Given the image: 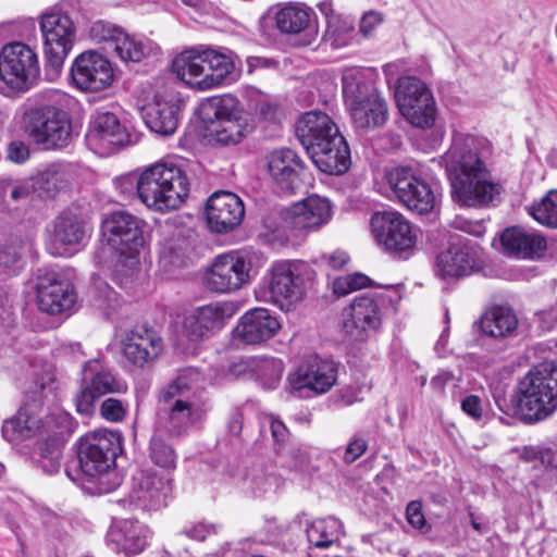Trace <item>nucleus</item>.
Wrapping results in <instances>:
<instances>
[{
  "label": "nucleus",
  "instance_id": "21",
  "mask_svg": "<svg viewBox=\"0 0 557 557\" xmlns=\"http://www.w3.org/2000/svg\"><path fill=\"white\" fill-rule=\"evenodd\" d=\"M235 312V305L231 301H215L197 307L185 314L183 331L191 341L202 339L223 329Z\"/></svg>",
  "mask_w": 557,
  "mask_h": 557
},
{
  "label": "nucleus",
  "instance_id": "2",
  "mask_svg": "<svg viewBox=\"0 0 557 557\" xmlns=\"http://www.w3.org/2000/svg\"><path fill=\"white\" fill-rule=\"evenodd\" d=\"M102 239L96 259L114 261L115 283L129 294L136 293L141 282L138 252L144 245L139 220L124 211L113 212L102 223Z\"/></svg>",
  "mask_w": 557,
  "mask_h": 557
},
{
  "label": "nucleus",
  "instance_id": "47",
  "mask_svg": "<svg viewBox=\"0 0 557 557\" xmlns=\"http://www.w3.org/2000/svg\"><path fill=\"white\" fill-rule=\"evenodd\" d=\"M525 210L541 225L557 228V189L549 190L540 200L527 206Z\"/></svg>",
  "mask_w": 557,
  "mask_h": 557
},
{
  "label": "nucleus",
  "instance_id": "8",
  "mask_svg": "<svg viewBox=\"0 0 557 557\" xmlns=\"http://www.w3.org/2000/svg\"><path fill=\"white\" fill-rule=\"evenodd\" d=\"M22 128L34 144L44 149L66 147L72 137L67 112L51 104L26 109L22 116Z\"/></svg>",
  "mask_w": 557,
  "mask_h": 557
},
{
  "label": "nucleus",
  "instance_id": "39",
  "mask_svg": "<svg viewBox=\"0 0 557 557\" xmlns=\"http://www.w3.org/2000/svg\"><path fill=\"white\" fill-rule=\"evenodd\" d=\"M72 181L73 175L67 166L51 164L33 177V190L40 198H53L66 189Z\"/></svg>",
  "mask_w": 557,
  "mask_h": 557
},
{
  "label": "nucleus",
  "instance_id": "11",
  "mask_svg": "<svg viewBox=\"0 0 557 557\" xmlns=\"http://www.w3.org/2000/svg\"><path fill=\"white\" fill-rule=\"evenodd\" d=\"M370 224L375 243L386 251L407 258L414 249L418 230L401 213L376 212Z\"/></svg>",
  "mask_w": 557,
  "mask_h": 557
},
{
  "label": "nucleus",
  "instance_id": "5",
  "mask_svg": "<svg viewBox=\"0 0 557 557\" xmlns=\"http://www.w3.org/2000/svg\"><path fill=\"white\" fill-rule=\"evenodd\" d=\"M313 276V270L304 261L275 262L263 278L261 298L288 311L304 299Z\"/></svg>",
  "mask_w": 557,
  "mask_h": 557
},
{
  "label": "nucleus",
  "instance_id": "15",
  "mask_svg": "<svg viewBox=\"0 0 557 557\" xmlns=\"http://www.w3.org/2000/svg\"><path fill=\"white\" fill-rule=\"evenodd\" d=\"M382 319L380 300L372 295H361L344 308L343 332L350 342L363 343L379 332Z\"/></svg>",
  "mask_w": 557,
  "mask_h": 557
},
{
  "label": "nucleus",
  "instance_id": "30",
  "mask_svg": "<svg viewBox=\"0 0 557 557\" xmlns=\"http://www.w3.org/2000/svg\"><path fill=\"white\" fill-rule=\"evenodd\" d=\"M500 242L506 253L521 260L540 259L547 250V242L542 233L521 226L506 228Z\"/></svg>",
  "mask_w": 557,
  "mask_h": 557
},
{
  "label": "nucleus",
  "instance_id": "4",
  "mask_svg": "<svg viewBox=\"0 0 557 557\" xmlns=\"http://www.w3.org/2000/svg\"><path fill=\"white\" fill-rule=\"evenodd\" d=\"M136 193L148 209L164 213L178 209L185 202L189 194V181L178 164L160 161L139 173Z\"/></svg>",
  "mask_w": 557,
  "mask_h": 557
},
{
  "label": "nucleus",
  "instance_id": "7",
  "mask_svg": "<svg viewBox=\"0 0 557 557\" xmlns=\"http://www.w3.org/2000/svg\"><path fill=\"white\" fill-rule=\"evenodd\" d=\"M519 406L530 420H543L557 409V361L542 362L519 382Z\"/></svg>",
  "mask_w": 557,
  "mask_h": 557
},
{
  "label": "nucleus",
  "instance_id": "32",
  "mask_svg": "<svg viewBox=\"0 0 557 557\" xmlns=\"http://www.w3.org/2000/svg\"><path fill=\"white\" fill-rule=\"evenodd\" d=\"M296 135L304 148L309 152L342 134L327 114L320 111H310L299 119L296 126Z\"/></svg>",
  "mask_w": 557,
  "mask_h": 557
},
{
  "label": "nucleus",
  "instance_id": "33",
  "mask_svg": "<svg viewBox=\"0 0 557 557\" xmlns=\"http://www.w3.org/2000/svg\"><path fill=\"white\" fill-rule=\"evenodd\" d=\"M122 350L129 362L144 367L159 356L162 339L152 329L136 326L122 339Z\"/></svg>",
  "mask_w": 557,
  "mask_h": 557
},
{
  "label": "nucleus",
  "instance_id": "61",
  "mask_svg": "<svg viewBox=\"0 0 557 557\" xmlns=\"http://www.w3.org/2000/svg\"><path fill=\"white\" fill-rule=\"evenodd\" d=\"M55 382V371L51 364L45 363L40 374H37L36 385L40 393L52 391Z\"/></svg>",
  "mask_w": 557,
  "mask_h": 557
},
{
  "label": "nucleus",
  "instance_id": "20",
  "mask_svg": "<svg viewBox=\"0 0 557 557\" xmlns=\"http://www.w3.org/2000/svg\"><path fill=\"white\" fill-rule=\"evenodd\" d=\"M333 203L326 197L312 194L295 202L286 212V226L299 235L319 232L333 219Z\"/></svg>",
  "mask_w": 557,
  "mask_h": 557
},
{
  "label": "nucleus",
  "instance_id": "58",
  "mask_svg": "<svg viewBox=\"0 0 557 557\" xmlns=\"http://www.w3.org/2000/svg\"><path fill=\"white\" fill-rule=\"evenodd\" d=\"M367 447L368 444L363 437L359 435L352 436L345 449L344 461L346 463L356 461L367 450Z\"/></svg>",
  "mask_w": 557,
  "mask_h": 557
},
{
  "label": "nucleus",
  "instance_id": "59",
  "mask_svg": "<svg viewBox=\"0 0 557 557\" xmlns=\"http://www.w3.org/2000/svg\"><path fill=\"white\" fill-rule=\"evenodd\" d=\"M462 411L474 420H480L483 416L482 400L476 395H468L461 400Z\"/></svg>",
  "mask_w": 557,
  "mask_h": 557
},
{
  "label": "nucleus",
  "instance_id": "52",
  "mask_svg": "<svg viewBox=\"0 0 557 557\" xmlns=\"http://www.w3.org/2000/svg\"><path fill=\"white\" fill-rule=\"evenodd\" d=\"M37 462L39 467L49 474L57 473L60 469L61 445L55 437L38 445Z\"/></svg>",
  "mask_w": 557,
  "mask_h": 557
},
{
  "label": "nucleus",
  "instance_id": "13",
  "mask_svg": "<svg viewBox=\"0 0 557 557\" xmlns=\"http://www.w3.org/2000/svg\"><path fill=\"white\" fill-rule=\"evenodd\" d=\"M127 385L114 377L110 369L98 360H89L83 367L79 391L75 397L77 412L89 416L95 410L97 400L114 393H125Z\"/></svg>",
  "mask_w": 557,
  "mask_h": 557
},
{
  "label": "nucleus",
  "instance_id": "57",
  "mask_svg": "<svg viewBox=\"0 0 557 557\" xmlns=\"http://www.w3.org/2000/svg\"><path fill=\"white\" fill-rule=\"evenodd\" d=\"M102 418L111 422L124 420L127 413V406L120 399L107 398L100 406Z\"/></svg>",
  "mask_w": 557,
  "mask_h": 557
},
{
  "label": "nucleus",
  "instance_id": "28",
  "mask_svg": "<svg viewBox=\"0 0 557 557\" xmlns=\"http://www.w3.org/2000/svg\"><path fill=\"white\" fill-rule=\"evenodd\" d=\"M182 100L172 91L156 95L153 102L144 108V121L154 133L169 136L178 126Z\"/></svg>",
  "mask_w": 557,
  "mask_h": 557
},
{
  "label": "nucleus",
  "instance_id": "43",
  "mask_svg": "<svg viewBox=\"0 0 557 557\" xmlns=\"http://www.w3.org/2000/svg\"><path fill=\"white\" fill-rule=\"evenodd\" d=\"M342 533V522L333 517L314 520L307 528L308 542L317 548L330 547L338 541Z\"/></svg>",
  "mask_w": 557,
  "mask_h": 557
},
{
  "label": "nucleus",
  "instance_id": "53",
  "mask_svg": "<svg viewBox=\"0 0 557 557\" xmlns=\"http://www.w3.org/2000/svg\"><path fill=\"white\" fill-rule=\"evenodd\" d=\"M123 28L109 21L98 20L90 24L88 37L96 44L103 45L104 49L111 50Z\"/></svg>",
  "mask_w": 557,
  "mask_h": 557
},
{
  "label": "nucleus",
  "instance_id": "17",
  "mask_svg": "<svg viewBox=\"0 0 557 557\" xmlns=\"http://www.w3.org/2000/svg\"><path fill=\"white\" fill-rule=\"evenodd\" d=\"M39 75L34 50L22 42L5 45L0 52V78L11 88L23 90Z\"/></svg>",
  "mask_w": 557,
  "mask_h": 557
},
{
  "label": "nucleus",
  "instance_id": "35",
  "mask_svg": "<svg viewBox=\"0 0 557 557\" xmlns=\"http://www.w3.org/2000/svg\"><path fill=\"white\" fill-rule=\"evenodd\" d=\"M312 162L323 173L339 175L350 165V151L344 136H335L329 143L308 152Z\"/></svg>",
  "mask_w": 557,
  "mask_h": 557
},
{
  "label": "nucleus",
  "instance_id": "55",
  "mask_svg": "<svg viewBox=\"0 0 557 557\" xmlns=\"http://www.w3.org/2000/svg\"><path fill=\"white\" fill-rule=\"evenodd\" d=\"M369 286H372V280L360 272L339 276L333 282V290L338 296H345Z\"/></svg>",
  "mask_w": 557,
  "mask_h": 557
},
{
  "label": "nucleus",
  "instance_id": "34",
  "mask_svg": "<svg viewBox=\"0 0 557 557\" xmlns=\"http://www.w3.org/2000/svg\"><path fill=\"white\" fill-rule=\"evenodd\" d=\"M205 77L198 82V90H208L237 81L235 58L232 52H222L211 48L203 49Z\"/></svg>",
  "mask_w": 557,
  "mask_h": 557
},
{
  "label": "nucleus",
  "instance_id": "51",
  "mask_svg": "<svg viewBox=\"0 0 557 557\" xmlns=\"http://www.w3.org/2000/svg\"><path fill=\"white\" fill-rule=\"evenodd\" d=\"M245 485L253 495L261 496L275 491L278 485V479L274 473L268 472L264 468L256 467L246 474Z\"/></svg>",
  "mask_w": 557,
  "mask_h": 557
},
{
  "label": "nucleus",
  "instance_id": "9",
  "mask_svg": "<svg viewBox=\"0 0 557 557\" xmlns=\"http://www.w3.org/2000/svg\"><path fill=\"white\" fill-rule=\"evenodd\" d=\"M395 98L399 112L409 124L421 129L435 126L436 102L421 79L414 76L399 78Z\"/></svg>",
  "mask_w": 557,
  "mask_h": 557
},
{
  "label": "nucleus",
  "instance_id": "44",
  "mask_svg": "<svg viewBox=\"0 0 557 557\" xmlns=\"http://www.w3.org/2000/svg\"><path fill=\"white\" fill-rule=\"evenodd\" d=\"M29 243L21 236L9 237L0 245V273L12 275L23 268V256Z\"/></svg>",
  "mask_w": 557,
  "mask_h": 557
},
{
  "label": "nucleus",
  "instance_id": "12",
  "mask_svg": "<svg viewBox=\"0 0 557 557\" xmlns=\"http://www.w3.org/2000/svg\"><path fill=\"white\" fill-rule=\"evenodd\" d=\"M251 261L243 252L230 251L216 256L203 274L207 290L219 294H232L249 283Z\"/></svg>",
  "mask_w": 557,
  "mask_h": 557
},
{
  "label": "nucleus",
  "instance_id": "45",
  "mask_svg": "<svg viewBox=\"0 0 557 557\" xmlns=\"http://www.w3.org/2000/svg\"><path fill=\"white\" fill-rule=\"evenodd\" d=\"M409 197V199L404 198L401 203L418 214L432 212L440 202V194L437 190L433 189L432 186L421 177L418 178L417 186Z\"/></svg>",
  "mask_w": 557,
  "mask_h": 557
},
{
  "label": "nucleus",
  "instance_id": "25",
  "mask_svg": "<svg viewBox=\"0 0 557 557\" xmlns=\"http://www.w3.org/2000/svg\"><path fill=\"white\" fill-rule=\"evenodd\" d=\"M171 492L172 479L169 473L140 470L133 476L131 497L144 508H160L165 505Z\"/></svg>",
  "mask_w": 557,
  "mask_h": 557
},
{
  "label": "nucleus",
  "instance_id": "62",
  "mask_svg": "<svg viewBox=\"0 0 557 557\" xmlns=\"http://www.w3.org/2000/svg\"><path fill=\"white\" fill-rule=\"evenodd\" d=\"M322 260L332 269L341 270L350 261V256L347 251L336 249L332 252L324 253Z\"/></svg>",
  "mask_w": 557,
  "mask_h": 557
},
{
  "label": "nucleus",
  "instance_id": "48",
  "mask_svg": "<svg viewBox=\"0 0 557 557\" xmlns=\"http://www.w3.org/2000/svg\"><path fill=\"white\" fill-rule=\"evenodd\" d=\"M418 178L411 169L405 166L393 168L385 175L389 189L399 202L404 198H410L409 195L416 188Z\"/></svg>",
  "mask_w": 557,
  "mask_h": 557
},
{
  "label": "nucleus",
  "instance_id": "40",
  "mask_svg": "<svg viewBox=\"0 0 557 557\" xmlns=\"http://www.w3.org/2000/svg\"><path fill=\"white\" fill-rule=\"evenodd\" d=\"M172 70L176 76L198 89V82L205 77L203 49L191 48L177 54L172 61Z\"/></svg>",
  "mask_w": 557,
  "mask_h": 557
},
{
  "label": "nucleus",
  "instance_id": "22",
  "mask_svg": "<svg viewBox=\"0 0 557 557\" xmlns=\"http://www.w3.org/2000/svg\"><path fill=\"white\" fill-rule=\"evenodd\" d=\"M87 140L98 153L111 154L131 143V134L114 113L97 112L90 120Z\"/></svg>",
  "mask_w": 557,
  "mask_h": 557
},
{
  "label": "nucleus",
  "instance_id": "18",
  "mask_svg": "<svg viewBox=\"0 0 557 557\" xmlns=\"http://www.w3.org/2000/svg\"><path fill=\"white\" fill-rule=\"evenodd\" d=\"M337 367L331 360L318 357L309 359L287 376V391L298 398L329 392L335 384Z\"/></svg>",
  "mask_w": 557,
  "mask_h": 557
},
{
  "label": "nucleus",
  "instance_id": "38",
  "mask_svg": "<svg viewBox=\"0 0 557 557\" xmlns=\"http://www.w3.org/2000/svg\"><path fill=\"white\" fill-rule=\"evenodd\" d=\"M149 530L136 520L125 519L116 522L108 533V540L117 552L126 556L136 555L147 545Z\"/></svg>",
  "mask_w": 557,
  "mask_h": 557
},
{
  "label": "nucleus",
  "instance_id": "42",
  "mask_svg": "<svg viewBox=\"0 0 557 557\" xmlns=\"http://www.w3.org/2000/svg\"><path fill=\"white\" fill-rule=\"evenodd\" d=\"M243 364L268 389L278 386L284 372L283 361L274 357H251L246 359Z\"/></svg>",
  "mask_w": 557,
  "mask_h": 557
},
{
  "label": "nucleus",
  "instance_id": "19",
  "mask_svg": "<svg viewBox=\"0 0 557 557\" xmlns=\"http://www.w3.org/2000/svg\"><path fill=\"white\" fill-rule=\"evenodd\" d=\"M74 86L86 92H101L114 82L110 61L96 51H85L77 55L71 66Z\"/></svg>",
  "mask_w": 557,
  "mask_h": 557
},
{
  "label": "nucleus",
  "instance_id": "49",
  "mask_svg": "<svg viewBox=\"0 0 557 557\" xmlns=\"http://www.w3.org/2000/svg\"><path fill=\"white\" fill-rule=\"evenodd\" d=\"M169 432H159L154 424V432L150 441V458L159 467L172 470L176 467V453L165 441Z\"/></svg>",
  "mask_w": 557,
  "mask_h": 557
},
{
  "label": "nucleus",
  "instance_id": "46",
  "mask_svg": "<svg viewBox=\"0 0 557 557\" xmlns=\"http://www.w3.org/2000/svg\"><path fill=\"white\" fill-rule=\"evenodd\" d=\"M275 23L284 34H299L309 27L310 12L306 8L289 4L276 12Z\"/></svg>",
  "mask_w": 557,
  "mask_h": 557
},
{
  "label": "nucleus",
  "instance_id": "1",
  "mask_svg": "<svg viewBox=\"0 0 557 557\" xmlns=\"http://www.w3.org/2000/svg\"><path fill=\"white\" fill-rule=\"evenodd\" d=\"M451 187L453 198L466 207H485L500 195L480 150L479 140L455 132L449 149L441 157Z\"/></svg>",
  "mask_w": 557,
  "mask_h": 557
},
{
  "label": "nucleus",
  "instance_id": "26",
  "mask_svg": "<svg viewBox=\"0 0 557 557\" xmlns=\"http://www.w3.org/2000/svg\"><path fill=\"white\" fill-rule=\"evenodd\" d=\"M36 294L39 309L49 314L67 311L76 301L74 287L54 273L38 276Z\"/></svg>",
  "mask_w": 557,
  "mask_h": 557
},
{
  "label": "nucleus",
  "instance_id": "60",
  "mask_svg": "<svg viewBox=\"0 0 557 557\" xmlns=\"http://www.w3.org/2000/svg\"><path fill=\"white\" fill-rule=\"evenodd\" d=\"M269 421L271 434L276 444V448H287L285 443L288 440L289 433L285 424L274 417H270Z\"/></svg>",
  "mask_w": 557,
  "mask_h": 557
},
{
  "label": "nucleus",
  "instance_id": "14",
  "mask_svg": "<svg viewBox=\"0 0 557 557\" xmlns=\"http://www.w3.org/2000/svg\"><path fill=\"white\" fill-rule=\"evenodd\" d=\"M206 110L213 115L206 126V138L209 143L235 145L245 136L247 127L234 97L215 100Z\"/></svg>",
  "mask_w": 557,
  "mask_h": 557
},
{
  "label": "nucleus",
  "instance_id": "29",
  "mask_svg": "<svg viewBox=\"0 0 557 557\" xmlns=\"http://www.w3.org/2000/svg\"><path fill=\"white\" fill-rule=\"evenodd\" d=\"M304 162L288 148L276 149L267 156V170L276 186L283 193L293 194L299 187Z\"/></svg>",
  "mask_w": 557,
  "mask_h": 557
},
{
  "label": "nucleus",
  "instance_id": "63",
  "mask_svg": "<svg viewBox=\"0 0 557 557\" xmlns=\"http://www.w3.org/2000/svg\"><path fill=\"white\" fill-rule=\"evenodd\" d=\"M383 22V15L377 11H369L363 14L360 21V32L370 36L372 32Z\"/></svg>",
  "mask_w": 557,
  "mask_h": 557
},
{
  "label": "nucleus",
  "instance_id": "56",
  "mask_svg": "<svg viewBox=\"0 0 557 557\" xmlns=\"http://www.w3.org/2000/svg\"><path fill=\"white\" fill-rule=\"evenodd\" d=\"M95 305L103 310L114 309L119 302L117 294L99 276H92Z\"/></svg>",
  "mask_w": 557,
  "mask_h": 557
},
{
  "label": "nucleus",
  "instance_id": "16",
  "mask_svg": "<svg viewBox=\"0 0 557 557\" xmlns=\"http://www.w3.org/2000/svg\"><path fill=\"white\" fill-rule=\"evenodd\" d=\"M47 63L59 72L73 48L76 27L70 16L59 12L45 13L40 21Z\"/></svg>",
  "mask_w": 557,
  "mask_h": 557
},
{
  "label": "nucleus",
  "instance_id": "50",
  "mask_svg": "<svg viewBox=\"0 0 557 557\" xmlns=\"http://www.w3.org/2000/svg\"><path fill=\"white\" fill-rule=\"evenodd\" d=\"M111 50L121 61L127 63L141 61L148 52V47L143 40L123 30Z\"/></svg>",
  "mask_w": 557,
  "mask_h": 557
},
{
  "label": "nucleus",
  "instance_id": "23",
  "mask_svg": "<svg viewBox=\"0 0 557 557\" xmlns=\"http://www.w3.org/2000/svg\"><path fill=\"white\" fill-rule=\"evenodd\" d=\"M66 421L67 416L64 413L51 414L42 421L41 417H37L33 409L26 406L21 408L14 418L4 422L2 434L9 442L28 438L41 433L57 434V431Z\"/></svg>",
  "mask_w": 557,
  "mask_h": 557
},
{
  "label": "nucleus",
  "instance_id": "31",
  "mask_svg": "<svg viewBox=\"0 0 557 557\" xmlns=\"http://www.w3.org/2000/svg\"><path fill=\"white\" fill-rule=\"evenodd\" d=\"M280 329L278 320L268 309L255 308L239 319L234 337L245 344L257 345L272 338Z\"/></svg>",
  "mask_w": 557,
  "mask_h": 557
},
{
  "label": "nucleus",
  "instance_id": "64",
  "mask_svg": "<svg viewBox=\"0 0 557 557\" xmlns=\"http://www.w3.org/2000/svg\"><path fill=\"white\" fill-rule=\"evenodd\" d=\"M406 513L407 520L412 527L422 529L425 525V519L422 513V506L419 502L409 503Z\"/></svg>",
  "mask_w": 557,
  "mask_h": 557
},
{
  "label": "nucleus",
  "instance_id": "27",
  "mask_svg": "<svg viewBox=\"0 0 557 557\" xmlns=\"http://www.w3.org/2000/svg\"><path fill=\"white\" fill-rule=\"evenodd\" d=\"M84 237V221L77 214L63 212L53 221L47 249L55 257L70 256L78 249Z\"/></svg>",
  "mask_w": 557,
  "mask_h": 557
},
{
  "label": "nucleus",
  "instance_id": "37",
  "mask_svg": "<svg viewBox=\"0 0 557 557\" xmlns=\"http://www.w3.org/2000/svg\"><path fill=\"white\" fill-rule=\"evenodd\" d=\"M476 265V251L463 243H454L437 257V273L443 278L470 274Z\"/></svg>",
  "mask_w": 557,
  "mask_h": 557
},
{
  "label": "nucleus",
  "instance_id": "3",
  "mask_svg": "<svg viewBox=\"0 0 557 557\" xmlns=\"http://www.w3.org/2000/svg\"><path fill=\"white\" fill-rule=\"evenodd\" d=\"M198 379L197 371H184L160 392L154 422L159 432L181 437L203 420L208 409L199 394Z\"/></svg>",
  "mask_w": 557,
  "mask_h": 557
},
{
  "label": "nucleus",
  "instance_id": "24",
  "mask_svg": "<svg viewBox=\"0 0 557 557\" xmlns=\"http://www.w3.org/2000/svg\"><path fill=\"white\" fill-rule=\"evenodd\" d=\"M206 214L213 232L228 233L242 223L245 208L237 195L231 191H216L208 199Z\"/></svg>",
  "mask_w": 557,
  "mask_h": 557
},
{
  "label": "nucleus",
  "instance_id": "6",
  "mask_svg": "<svg viewBox=\"0 0 557 557\" xmlns=\"http://www.w3.org/2000/svg\"><path fill=\"white\" fill-rule=\"evenodd\" d=\"M343 94L358 131L368 132L385 124L387 103L360 71L350 70L343 75Z\"/></svg>",
  "mask_w": 557,
  "mask_h": 557
},
{
  "label": "nucleus",
  "instance_id": "41",
  "mask_svg": "<svg viewBox=\"0 0 557 557\" xmlns=\"http://www.w3.org/2000/svg\"><path fill=\"white\" fill-rule=\"evenodd\" d=\"M518 326L515 312L504 306H495L487 309L481 318V329L484 334L503 338L513 334Z\"/></svg>",
  "mask_w": 557,
  "mask_h": 557
},
{
  "label": "nucleus",
  "instance_id": "36",
  "mask_svg": "<svg viewBox=\"0 0 557 557\" xmlns=\"http://www.w3.org/2000/svg\"><path fill=\"white\" fill-rule=\"evenodd\" d=\"M194 238L190 232L176 231L161 243L159 263L169 273L193 261Z\"/></svg>",
  "mask_w": 557,
  "mask_h": 557
},
{
  "label": "nucleus",
  "instance_id": "10",
  "mask_svg": "<svg viewBox=\"0 0 557 557\" xmlns=\"http://www.w3.org/2000/svg\"><path fill=\"white\" fill-rule=\"evenodd\" d=\"M122 450V436L110 430H96L83 436L78 444L79 467L90 478L106 473Z\"/></svg>",
  "mask_w": 557,
  "mask_h": 557
},
{
  "label": "nucleus",
  "instance_id": "54",
  "mask_svg": "<svg viewBox=\"0 0 557 557\" xmlns=\"http://www.w3.org/2000/svg\"><path fill=\"white\" fill-rule=\"evenodd\" d=\"M275 451L281 460L282 467L297 473H306L309 471V455L300 447L288 446L287 448H275Z\"/></svg>",
  "mask_w": 557,
  "mask_h": 557
}]
</instances>
